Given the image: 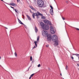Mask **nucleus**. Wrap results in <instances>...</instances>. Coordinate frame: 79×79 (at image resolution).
Listing matches in <instances>:
<instances>
[{"instance_id": "79ce46f5", "label": "nucleus", "mask_w": 79, "mask_h": 79, "mask_svg": "<svg viewBox=\"0 0 79 79\" xmlns=\"http://www.w3.org/2000/svg\"><path fill=\"white\" fill-rule=\"evenodd\" d=\"M1 56H0V60H1Z\"/></svg>"}, {"instance_id": "393cba45", "label": "nucleus", "mask_w": 79, "mask_h": 79, "mask_svg": "<svg viewBox=\"0 0 79 79\" xmlns=\"http://www.w3.org/2000/svg\"><path fill=\"white\" fill-rule=\"evenodd\" d=\"M34 47L32 49V50H33V49H34V48H36V46H34Z\"/></svg>"}, {"instance_id": "9d476101", "label": "nucleus", "mask_w": 79, "mask_h": 79, "mask_svg": "<svg viewBox=\"0 0 79 79\" xmlns=\"http://www.w3.org/2000/svg\"><path fill=\"white\" fill-rule=\"evenodd\" d=\"M26 16L28 20H29V21H31L32 19H31V18H30V16H29L28 15H27Z\"/></svg>"}, {"instance_id": "39448f33", "label": "nucleus", "mask_w": 79, "mask_h": 79, "mask_svg": "<svg viewBox=\"0 0 79 79\" xmlns=\"http://www.w3.org/2000/svg\"><path fill=\"white\" fill-rule=\"evenodd\" d=\"M50 31L51 33L52 34H55L56 32V29L55 27H52V26H51L50 27Z\"/></svg>"}, {"instance_id": "f8f14e48", "label": "nucleus", "mask_w": 79, "mask_h": 79, "mask_svg": "<svg viewBox=\"0 0 79 79\" xmlns=\"http://www.w3.org/2000/svg\"><path fill=\"white\" fill-rule=\"evenodd\" d=\"M35 31L36 33H37V31H38V30H37V28L36 27H35Z\"/></svg>"}, {"instance_id": "c756f323", "label": "nucleus", "mask_w": 79, "mask_h": 79, "mask_svg": "<svg viewBox=\"0 0 79 79\" xmlns=\"http://www.w3.org/2000/svg\"><path fill=\"white\" fill-rule=\"evenodd\" d=\"M71 58H72V60L74 59V57H73V56H71Z\"/></svg>"}, {"instance_id": "423d86ee", "label": "nucleus", "mask_w": 79, "mask_h": 79, "mask_svg": "<svg viewBox=\"0 0 79 79\" xmlns=\"http://www.w3.org/2000/svg\"><path fill=\"white\" fill-rule=\"evenodd\" d=\"M50 7L51 8V9H50V13L51 15H53V7L50 5Z\"/></svg>"}, {"instance_id": "e433bc0d", "label": "nucleus", "mask_w": 79, "mask_h": 79, "mask_svg": "<svg viewBox=\"0 0 79 79\" xmlns=\"http://www.w3.org/2000/svg\"><path fill=\"white\" fill-rule=\"evenodd\" d=\"M31 77H32L30 76V77H29V79H31Z\"/></svg>"}, {"instance_id": "473e14b6", "label": "nucleus", "mask_w": 79, "mask_h": 79, "mask_svg": "<svg viewBox=\"0 0 79 79\" xmlns=\"http://www.w3.org/2000/svg\"><path fill=\"white\" fill-rule=\"evenodd\" d=\"M10 7L11 8H13L14 10V7H13L11 6Z\"/></svg>"}, {"instance_id": "20e7f679", "label": "nucleus", "mask_w": 79, "mask_h": 79, "mask_svg": "<svg viewBox=\"0 0 79 79\" xmlns=\"http://www.w3.org/2000/svg\"><path fill=\"white\" fill-rule=\"evenodd\" d=\"M37 4L39 7H42L44 5V2L42 0H38L37 2Z\"/></svg>"}, {"instance_id": "37998d69", "label": "nucleus", "mask_w": 79, "mask_h": 79, "mask_svg": "<svg viewBox=\"0 0 79 79\" xmlns=\"http://www.w3.org/2000/svg\"><path fill=\"white\" fill-rule=\"evenodd\" d=\"M29 68H28V71H29Z\"/></svg>"}, {"instance_id": "c85d7f7f", "label": "nucleus", "mask_w": 79, "mask_h": 79, "mask_svg": "<svg viewBox=\"0 0 79 79\" xmlns=\"http://www.w3.org/2000/svg\"><path fill=\"white\" fill-rule=\"evenodd\" d=\"M49 45H48V44H47V45H46V47H47V48H48V47H49Z\"/></svg>"}, {"instance_id": "5701e85b", "label": "nucleus", "mask_w": 79, "mask_h": 79, "mask_svg": "<svg viewBox=\"0 0 79 79\" xmlns=\"http://www.w3.org/2000/svg\"><path fill=\"white\" fill-rule=\"evenodd\" d=\"M47 20H44V22L45 23H47Z\"/></svg>"}, {"instance_id": "dca6fc26", "label": "nucleus", "mask_w": 79, "mask_h": 79, "mask_svg": "<svg viewBox=\"0 0 79 79\" xmlns=\"http://www.w3.org/2000/svg\"><path fill=\"white\" fill-rule=\"evenodd\" d=\"M13 6H17V5H16V4L15 3H13Z\"/></svg>"}, {"instance_id": "a19ab883", "label": "nucleus", "mask_w": 79, "mask_h": 79, "mask_svg": "<svg viewBox=\"0 0 79 79\" xmlns=\"http://www.w3.org/2000/svg\"><path fill=\"white\" fill-rule=\"evenodd\" d=\"M34 60H32V63H34Z\"/></svg>"}, {"instance_id": "aec40b11", "label": "nucleus", "mask_w": 79, "mask_h": 79, "mask_svg": "<svg viewBox=\"0 0 79 79\" xmlns=\"http://www.w3.org/2000/svg\"><path fill=\"white\" fill-rule=\"evenodd\" d=\"M15 10L16 13H18V10L15 9Z\"/></svg>"}, {"instance_id": "ddd939ff", "label": "nucleus", "mask_w": 79, "mask_h": 79, "mask_svg": "<svg viewBox=\"0 0 79 79\" xmlns=\"http://www.w3.org/2000/svg\"><path fill=\"white\" fill-rule=\"evenodd\" d=\"M34 43L35 44L36 47H37V43H38V42L37 41H34Z\"/></svg>"}, {"instance_id": "9b49d317", "label": "nucleus", "mask_w": 79, "mask_h": 79, "mask_svg": "<svg viewBox=\"0 0 79 79\" xmlns=\"http://www.w3.org/2000/svg\"><path fill=\"white\" fill-rule=\"evenodd\" d=\"M18 19L19 22L20 24H21L24 25V23H22L21 22V20H19V19L18 18Z\"/></svg>"}, {"instance_id": "c9c22d12", "label": "nucleus", "mask_w": 79, "mask_h": 79, "mask_svg": "<svg viewBox=\"0 0 79 79\" xmlns=\"http://www.w3.org/2000/svg\"><path fill=\"white\" fill-rule=\"evenodd\" d=\"M66 3H68V1H66Z\"/></svg>"}, {"instance_id": "7ed1b4c3", "label": "nucleus", "mask_w": 79, "mask_h": 79, "mask_svg": "<svg viewBox=\"0 0 79 79\" xmlns=\"http://www.w3.org/2000/svg\"><path fill=\"white\" fill-rule=\"evenodd\" d=\"M44 34V35H46L47 36V40L48 41H51V40H52V36L51 35L48 36V32L47 31H44V32L43 33Z\"/></svg>"}, {"instance_id": "1a4fd4ad", "label": "nucleus", "mask_w": 79, "mask_h": 79, "mask_svg": "<svg viewBox=\"0 0 79 79\" xmlns=\"http://www.w3.org/2000/svg\"><path fill=\"white\" fill-rule=\"evenodd\" d=\"M46 23L47 24H49V25H52V23L49 20H47L46 21Z\"/></svg>"}, {"instance_id": "2eb2a0df", "label": "nucleus", "mask_w": 79, "mask_h": 79, "mask_svg": "<svg viewBox=\"0 0 79 79\" xmlns=\"http://www.w3.org/2000/svg\"><path fill=\"white\" fill-rule=\"evenodd\" d=\"M42 16V17H41V19H45V17L42 15L41 16Z\"/></svg>"}, {"instance_id": "cd10ccee", "label": "nucleus", "mask_w": 79, "mask_h": 79, "mask_svg": "<svg viewBox=\"0 0 79 79\" xmlns=\"http://www.w3.org/2000/svg\"><path fill=\"white\" fill-rule=\"evenodd\" d=\"M77 30V31H79V29L77 28H75Z\"/></svg>"}, {"instance_id": "a878e982", "label": "nucleus", "mask_w": 79, "mask_h": 79, "mask_svg": "<svg viewBox=\"0 0 79 79\" xmlns=\"http://www.w3.org/2000/svg\"><path fill=\"white\" fill-rule=\"evenodd\" d=\"M39 68V67H40V64H39L38 66H37Z\"/></svg>"}, {"instance_id": "a211bd4d", "label": "nucleus", "mask_w": 79, "mask_h": 79, "mask_svg": "<svg viewBox=\"0 0 79 79\" xmlns=\"http://www.w3.org/2000/svg\"><path fill=\"white\" fill-rule=\"evenodd\" d=\"M35 74V73H33L30 76V77H33V76Z\"/></svg>"}, {"instance_id": "6e6552de", "label": "nucleus", "mask_w": 79, "mask_h": 79, "mask_svg": "<svg viewBox=\"0 0 79 79\" xmlns=\"http://www.w3.org/2000/svg\"><path fill=\"white\" fill-rule=\"evenodd\" d=\"M40 26H41L42 28H44V26H45V24H44V23L42 22H40Z\"/></svg>"}, {"instance_id": "6ab92c4d", "label": "nucleus", "mask_w": 79, "mask_h": 79, "mask_svg": "<svg viewBox=\"0 0 79 79\" xmlns=\"http://www.w3.org/2000/svg\"><path fill=\"white\" fill-rule=\"evenodd\" d=\"M31 8L33 10H35V9L33 8V7L32 6L31 7Z\"/></svg>"}, {"instance_id": "ea45409f", "label": "nucleus", "mask_w": 79, "mask_h": 79, "mask_svg": "<svg viewBox=\"0 0 79 79\" xmlns=\"http://www.w3.org/2000/svg\"><path fill=\"white\" fill-rule=\"evenodd\" d=\"M24 27H26V25H24Z\"/></svg>"}, {"instance_id": "f03ea898", "label": "nucleus", "mask_w": 79, "mask_h": 79, "mask_svg": "<svg viewBox=\"0 0 79 79\" xmlns=\"http://www.w3.org/2000/svg\"><path fill=\"white\" fill-rule=\"evenodd\" d=\"M32 17L34 19H35V16H37V19H38V18H39V16H43V15L42 14L40 13L39 12L37 11V12L35 13H33L32 14Z\"/></svg>"}, {"instance_id": "7c9ffc66", "label": "nucleus", "mask_w": 79, "mask_h": 79, "mask_svg": "<svg viewBox=\"0 0 79 79\" xmlns=\"http://www.w3.org/2000/svg\"><path fill=\"white\" fill-rule=\"evenodd\" d=\"M5 27V28H6V29H8V28L5 27Z\"/></svg>"}, {"instance_id": "bb28decb", "label": "nucleus", "mask_w": 79, "mask_h": 79, "mask_svg": "<svg viewBox=\"0 0 79 79\" xmlns=\"http://www.w3.org/2000/svg\"><path fill=\"white\" fill-rule=\"evenodd\" d=\"M13 3H10V5H12V6H13Z\"/></svg>"}, {"instance_id": "f3484780", "label": "nucleus", "mask_w": 79, "mask_h": 79, "mask_svg": "<svg viewBox=\"0 0 79 79\" xmlns=\"http://www.w3.org/2000/svg\"><path fill=\"white\" fill-rule=\"evenodd\" d=\"M15 56H16V57H17V56H18L17 55V53H16V52H15Z\"/></svg>"}, {"instance_id": "4c0bfd02", "label": "nucleus", "mask_w": 79, "mask_h": 79, "mask_svg": "<svg viewBox=\"0 0 79 79\" xmlns=\"http://www.w3.org/2000/svg\"><path fill=\"white\" fill-rule=\"evenodd\" d=\"M77 65L78 66H79V64H77Z\"/></svg>"}, {"instance_id": "f257e3e1", "label": "nucleus", "mask_w": 79, "mask_h": 79, "mask_svg": "<svg viewBox=\"0 0 79 79\" xmlns=\"http://www.w3.org/2000/svg\"><path fill=\"white\" fill-rule=\"evenodd\" d=\"M52 41L55 42V45H58V37L56 35H54L52 37Z\"/></svg>"}, {"instance_id": "2f4dec72", "label": "nucleus", "mask_w": 79, "mask_h": 79, "mask_svg": "<svg viewBox=\"0 0 79 79\" xmlns=\"http://www.w3.org/2000/svg\"><path fill=\"white\" fill-rule=\"evenodd\" d=\"M20 0H17V3H18L19 2Z\"/></svg>"}, {"instance_id": "b1692460", "label": "nucleus", "mask_w": 79, "mask_h": 79, "mask_svg": "<svg viewBox=\"0 0 79 79\" xmlns=\"http://www.w3.org/2000/svg\"><path fill=\"white\" fill-rule=\"evenodd\" d=\"M62 18L63 19V20H65V19H64V18L63 17V16H62Z\"/></svg>"}, {"instance_id": "4468645a", "label": "nucleus", "mask_w": 79, "mask_h": 79, "mask_svg": "<svg viewBox=\"0 0 79 79\" xmlns=\"http://www.w3.org/2000/svg\"><path fill=\"white\" fill-rule=\"evenodd\" d=\"M39 39H40V37H39V36H38V37L37 38V42H39Z\"/></svg>"}, {"instance_id": "f704fd0d", "label": "nucleus", "mask_w": 79, "mask_h": 79, "mask_svg": "<svg viewBox=\"0 0 79 79\" xmlns=\"http://www.w3.org/2000/svg\"><path fill=\"white\" fill-rule=\"evenodd\" d=\"M22 16H23V17H24V18H23V19H24V15H22Z\"/></svg>"}, {"instance_id": "72a5a7b5", "label": "nucleus", "mask_w": 79, "mask_h": 79, "mask_svg": "<svg viewBox=\"0 0 79 79\" xmlns=\"http://www.w3.org/2000/svg\"><path fill=\"white\" fill-rule=\"evenodd\" d=\"M2 2H4V3H5V2L3 1V0H1Z\"/></svg>"}, {"instance_id": "0eeeda50", "label": "nucleus", "mask_w": 79, "mask_h": 79, "mask_svg": "<svg viewBox=\"0 0 79 79\" xmlns=\"http://www.w3.org/2000/svg\"><path fill=\"white\" fill-rule=\"evenodd\" d=\"M43 29L44 30H48L49 29V26L48 25H45L43 28Z\"/></svg>"}, {"instance_id": "412c9836", "label": "nucleus", "mask_w": 79, "mask_h": 79, "mask_svg": "<svg viewBox=\"0 0 79 79\" xmlns=\"http://www.w3.org/2000/svg\"><path fill=\"white\" fill-rule=\"evenodd\" d=\"M66 69H68V65H66Z\"/></svg>"}, {"instance_id": "4be33fe9", "label": "nucleus", "mask_w": 79, "mask_h": 79, "mask_svg": "<svg viewBox=\"0 0 79 79\" xmlns=\"http://www.w3.org/2000/svg\"><path fill=\"white\" fill-rule=\"evenodd\" d=\"M32 56H31V57H30V61H32Z\"/></svg>"}, {"instance_id": "58836bf2", "label": "nucleus", "mask_w": 79, "mask_h": 79, "mask_svg": "<svg viewBox=\"0 0 79 79\" xmlns=\"http://www.w3.org/2000/svg\"><path fill=\"white\" fill-rule=\"evenodd\" d=\"M60 76H62V74H61V73H60Z\"/></svg>"}]
</instances>
